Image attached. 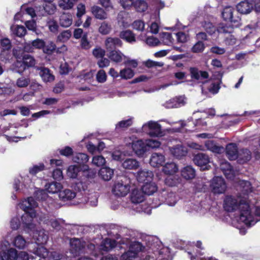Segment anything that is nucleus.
Returning <instances> with one entry per match:
<instances>
[{
    "mask_svg": "<svg viewBox=\"0 0 260 260\" xmlns=\"http://www.w3.org/2000/svg\"><path fill=\"white\" fill-rule=\"evenodd\" d=\"M145 200V197L141 190L138 189L133 190L131 194V201L132 203L136 206L135 209L137 212H145L142 208V205H140Z\"/></svg>",
    "mask_w": 260,
    "mask_h": 260,
    "instance_id": "9",
    "label": "nucleus"
},
{
    "mask_svg": "<svg viewBox=\"0 0 260 260\" xmlns=\"http://www.w3.org/2000/svg\"><path fill=\"white\" fill-rule=\"evenodd\" d=\"M22 59V61H17V63L20 64V67L22 68L21 71H18L20 74H22L26 69L34 67L37 63L35 58L29 54H24Z\"/></svg>",
    "mask_w": 260,
    "mask_h": 260,
    "instance_id": "14",
    "label": "nucleus"
},
{
    "mask_svg": "<svg viewBox=\"0 0 260 260\" xmlns=\"http://www.w3.org/2000/svg\"><path fill=\"white\" fill-rule=\"evenodd\" d=\"M222 17L224 20L230 22L234 26L238 27L241 24L238 13L232 7H225L222 12Z\"/></svg>",
    "mask_w": 260,
    "mask_h": 260,
    "instance_id": "4",
    "label": "nucleus"
},
{
    "mask_svg": "<svg viewBox=\"0 0 260 260\" xmlns=\"http://www.w3.org/2000/svg\"><path fill=\"white\" fill-rule=\"evenodd\" d=\"M120 37L129 43H133L136 41L135 35L129 30L121 32Z\"/></svg>",
    "mask_w": 260,
    "mask_h": 260,
    "instance_id": "50",
    "label": "nucleus"
},
{
    "mask_svg": "<svg viewBox=\"0 0 260 260\" xmlns=\"http://www.w3.org/2000/svg\"><path fill=\"white\" fill-rule=\"evenodd\" d=\"M142 131L152 137H159L162 134L160 124L154 121H149L144 124Z\"/></svg>",
    "mask_w": 260,
    "mask_h": 260,
    "instance_id": "5",
    "label": "nucleus"
},
{
    "mask_svg": "<svg viewBox=\"0 0 260 260\" xmlns=\"http://www.w3.org/2000/svg\"><path fill=\"white\" fill-rule=\"evenodd\" d=\"M25 244L26 241L25 239L20 235L17 236L13 241V245L19 249L24 248Z\"/></svg>",
    "mask_w": 260,
    "mask_h": 260,
    "instance_id": "59",
    "label": "nucleus"
},
{
    "mask_svg": "<svg viewBox=\"0 0 260 260\" xmlns=\"http://www.w3.org/2000/svg\"><path fill=\"white\" fill-rule=\"evenodd\" d=\"M170 192L169 190L163 189L158 192L157 199L159 201V203L157 206L161 205L166 201L167 198Z\"/></svg>",
    "mask_w": 260,
    "mask_h": 260,
    "instance_id": "62",
    "label": "nucleus"
},
{
    "mask_svg": "<svg viewBox=\"0 0 260 260\" xmlns=\"http://www.w3.org/2000/svg\"><path fill=\"white\" fill-rule=\"evenodd\" d=\"M130 179L127 177H123L115 181L112 187V191L116 196L124 197L130 190Z\"/></svg>",
    "mask_w": 260,
    "mask_h": 260,
    "instance_id": "3",
    "label": "nucleus"
},
{
    "mask_svg": "<svg viewBox=\"0 0 260 260\" xmlns=\"http://www.w3.org/2000/svg\"><path fill=\"white\" fill-rule=\"evenodd\" d=\"M129 155H131V152L125 150H120L119 149H115L113 151L111 154L113 160L120 161H123L126 156Z\"/></svg>",
    "mask_w": 260,
    "mask_h": 260,
    "instance_id": "40",
    "label": "nucleus"
},
{
    "mask_svg": "<svg viewBox=\"0 0 260 260\" xmlns=\"http://www.w3.org/2000/svg\"><path fill=\"white\" fill-rule=\"evenodd\" d=\"M85 202L89 206L92 207H95L98 204V194L96 193H93L90 194L87 198V199H85Z\"/></svg>",
    "mask_w": 260,
    "mask_h": 260,
    "instance_id": "63",
    "label": "nucleus"
},
{
    "mask_svg": "<svg viewBox=\"0 0 260 260\" xmlns=\"http://www.w3.org/2000/svg\"><path fill=\"white\" fill-rule=\"evenodd\" d=\"M193 161L202 170H209L210 167L209 165L210 162L209 157L204 153H200L196 155L193 157Z\"/></svg>",
    "mask_w": 260,
    "mask_h": 260,
    "instance_id": "12",
    "label": "nucleus"
},
{
    "mask_svg": "<svg viewBox=\"0 0 260 260\" xmlns=\"http://www.w3.org/2000/svg\"><path fill=\"white\" fill-rule=\"evenodd\" d=\"M139 166V162L137 159L132 158L124 159L122 163V167L127 170H136Z\"/></svg>",
    "mask_w": 260,
    "mask_h": 260,
    "instance_id": "29",
    "label": "nucleus"
},
{
    "mask_svg": "<svg viewBox=\"0 0 260 260\" xmlns=\"http://www.w3.org/2000/svg\"><path fill=\"white\" fill-rule=\"evenodd\" d=\"M236 7L238 12L241 14H247L252 11L253 5L247 0H244L238 3Z\"/></svg>",
    "mask_w": 260,
    "mask_h": 260,
    "instance_id": "26",
    "label": "nucleus"
},
{
    "mask_svg": "<svg viewBox=\"0 0 260 260\" xmlns=\"http://www.w3.org/2000/svg\"><path fill=\"white\" fill-rule=\"evenodd\" d=\"M133 6L139 12H145L148 8V4L144 0H136L134 2Z\"/></svg>",
    "mask_w": 260,
    "mask_h": 260,
    "instance_id": "46",
    "label": "nucleus"
},
{
    "mask_svg": "<svg viewBox=\"0 0 260 260\" xmlns=\"http://www.w3.org/2000/svg\"><path fill=\"white\" fill-rule=\"evenodd\" d=\"M91 12L93 16L98 19L104 20L107 18V13L99 6H93L91 8Z\"/></svg>",
    "mask_w": 260,
    "mask_h": 260,
    "instance_id": "43",
    "label": "nucleus"
},
{
    "mask_svg": "<svg viewBox=\"0 0 260 260\" xmlns=\"http://www.w3.org/2000/svg\"><path fill=\"white\" fill-rule=\"evenodd\" d=\"M109 236L117 240L121 239L119 243L122 244L129 245L128 250L123 253L121 256V260H134L137 257L139 252L144 251L146 247L154 251L155 244L153 242V238L147 237L146 239V246L138 241H131L127 238H121L122 233L119 231L118 226L113 225L111 230L108 231ZM145 260H155L153 257L147 256Z\"/></svg>",
    "mask_w": 260,
    "mask_h": 260,
    "instance_id": "1",
    "label": "nucleus"
},
{
    "mask_svg": "<svg viewBox=\"0 0 260 260\" xmlns=\"http://www.w3.org/2000/svg\"><path fill=\"white\" fill-rule=\"evenodd\" d=\"M132 147L136 154L138 156H142L147 151L146 143L141 140L132 143Z\"/></svg>",
    "mask_w": 260,
    "mask_h": 260,
    "instance_id": "18",
    "label": "nucleus"
},
{
    "mask_svg": "<svg viewBox=\"0 0 260 260\" xmlns=\"http://www.w3.org/2000/svg\"><path fill=\"white\" fill-rule=\"evenodd\" d=\"M9 245L8 241H4L1 245L0 249L2 251L0 252V260H15L17 256V250L13 248L7 250V247Z\"/></svg>",
    "mask_w": 260,
    "mask_h": 260,
    "instance_id": "7",
    "label": "nucleus"
},
{
    "mask_svg": "<svg viewBox=\"0 0 260 260\" xmlns=\"http://www.w3.org/2000/svg\"><path fill=\"white\" fill-rule=\"evenodd\" d=\"M119 75L122 79L127 80L133 77L134 72L131 69L126 68L121 70L119 73Z\"/></svg>",
    "mask_w": 260,
    "mask_h": 260,
    "instance_id": "58",
    "label": "nucleus"
},
{
    "mask_svg": "<svg viewBox=\"0 0 260 260\" xmlns=\"http://www.w3.org/2000/svg\"><path fill=\"white\" fill-rule=\"evenodd\" d=\"M201 26L204 29V30L210 35H212L215 33L217 28L213 25L212 23L209 21H205L202 22Z\"/></svg>",
    "mask_w": 260,
    "mask_h": 260,
    "instance_id": "51",
    "label": "nucleus"
},
{
    "mask_svg": "<svg viewBox=\"0 0 260 260\" xmlns=\"http://www.w3.org/2000/svg\"><path fill=\"white\" fill-rule=\"evenodd\" d=\"M109 58L113 61L118 63L122 60L125 56L119 50H112L109 52Z\"/></svg>",
    "mask_w": 260,
    "mask_h": 260,
    "instance_id": "45",
    "label": "nucleus"
},
{
    "mask_svg": "<svg viewBox=\"0 0 260 260\" xmlns=\"http://www.w3.org/2000/svg\"><path fill=\"white\" fill-rule=\"evenodd\" d=\"M73 23V16L69 13H62L59 18V24L60 26L67 28L70 26Z\"/></svg>",
    "mask_w": 260,
    "mask_h": 260,
    "instance_id": "24",
    "label": "nucleus"
},
{
    "mask_svg": "<svg viewBox=\"0 0 260 260\" xmlns=\"http://www.w3.org/2000/svg\"><path fill=\"white\" fill-rule=\"evenodd\" d=\"M78 0H59L58 6L63 10L71 9Z\"/></svg>",
    "mask_w": 260,
    "mask_h": 260,
    "instance_id": "48",
    "label": "nucleus"
},
{
    "mask_svg": "<svg viewBox=\"0 0 260 260\" xmlns=\"http://www.w3.org/2000/svg\"><path fill=\"white\" fill-rule=\"evenodd\" d=\"M178 171V167L174 162H168L162 165V172L166 175H173Z\"/></svg>",
    "mask_w": 260,
    "mask_h": 260,
    "instance_id": "31",
    "label": "nucleus"
},
{
    "mask_svg": "<svg viewBox=\"0 0 260 260\" xmlns=\"http://www.w3.org/2000/svg\"><path fill=\"white\" fill-rule=\"evenodd\" d=\"M187 103V98L184 95L176 96L164 104V106L168 109L177 108L184 106Z\"/></svg>",
    "mask_w": 260,
    "mask_h": 260,
    "instance_id": "11",
    "label": "nucleus"
},
{
    "mask_svg": "<svg viewBox=\"0 0 260 260\" xmlns=\"http://www.w3.org/2000/svg\"><path fill=\"white\" fill-rule=\"evenodd\" d=\"M153 177L152 171L147 169H140L137 173L136 178L137 180L142 183H146L150 181Z\"/></svg>",
    "mask_w": 260,
    "mask_h": 260,
    "instance_id": "19",
    "label": "nucleus"
},
{
    "mask_svg": "<svg viewBox=\"0 0 260 260\" xmlns=\"http://www.w3.org/2000/svg\"><path fill=\"white\" fill-rule=\"evenodd\" d=\"M238 161L240 164H244L251 159V152L247 149H241L239 151L237 157Z\"/></svg>",
    "mask_w": 260,
    "mask_h": 260,
    "instance_id": "41",
    "label": "nucleus"
},
{
    "mask_svg": "<svg viewBox=\"0 0 260 260\" xmlns=\"http://www.w3.org/2000/svg\"><path fill=\"white\" fill-rule=\"evenodd\" d=\"M40 216H37L35 210H31L29 212H25L21 216L22 223L25 229L32 231L35 229V225L33 222L35 217H40Z\"/></svg>",
    "mask_w": 260,
    "mask_h": 260,
    "instance_id": "8",
    "label": "nucleus"
},
{
    "mask_svg": "<svg viewBox=\"0 0 260 260\" xmlns=\"http://www.w3.org/2000/svg\"><path fill=\"white\" fill-rule=\"evenodd\" d=\"M36 11L39 17L45 15L46 13L49 15L53 14L56 11V6L49 3L45 5H42L39 4L36 6Z\"/></svg>",
    "mask_w": 260,
    "mask_h": 260,
    "instance_id": "15",
    "label": "nucleus"
},
{
    "mask_svg": "<svg viewBox=\"0 0 260 260\" xmlns=\"http://www.w3.org/2000/svg\"><path fill=\"white\" fill-rule=\"evenodd\" d=\"M116 245V242L115 240L107 238L103 241L101 245V249L108 251L114 248Z\"/></svg>",
    "mask_w": 260,
    "mask_h": 260,
    "instance_id": "44",
    "label": "nucleus"
},
{
    "mask_svg": "<svg viewBox=\"0 0 260 260\" xmlns=\"http://www.w3.org/2000/svg\"><path fill=\"white\" fill-rule=\"evenodd\" d=\"M72 32L70 30H66L60 33L57 37V41L60 42H66L71 38Z\"/></svg>",
    "mask_w": 260,
    "mask_h": 260,
    "instance_id": "54",
    "label": "nucleus"
},
{
    "mask_svg": "<svg viewBox=\"0 0 260 260\" xmlns=\"http://www.w3.org/2000/svg\"><path fill=\"white\" fill-rule=\"evenodd\" d=\"M121 41L118 38L109 37L105 41V46L107 51L110 52L115 50L117 47L122 46Z\"/></svg>",
    "mask_w": 260,
    "mask_h": 260,
    "instance_id": "23",
    "label": "nucleus"
},
{
    "mask_svg": "<svg viewBox=\"0 0 260 260\" xmlns=\"http://www.w3.org/2000/svg\"><path fill=\"white\" fill-rule=\"evenodd\" d=\"M157 190V186L154 182H146L142 187V192L143 194L151 195Z\"/></svg>",
    "mask_w": 260,
    "mask_h": 260,
    "instance_id": "35",
    "label": "nucleus"
},
{
    "mask_svg": "<svg viewBox=\"0 0 260 260\" xmlns=\"http://www.w3.org/2000/svg\"><path fill=\"white\" fill-rule=\"evenodd\" d=\"M205 46L202 41H198L193 46L191 51L193 53L202 52L205 49Z\"/></svg>",
    "mask_w": 260,
    "mask_h": 260,
    "instance_id": "64",
    "label": "nucleus"
},
{
    "mask_svg": "<svg viewBox=\"0 0 260 260\" xmlns=\"http://www.w3.org/2000/svg\"><path fill=\"white\" fill-rule=\"evenodd\" d=\"M175 35L178 43H184L187 42L189 39V35L182 31H179L175 34Z\"/></svg>",
    "mask_w": 260,
    "mask_h": 260,
    "instance_id": "61",
    "label": "nucleus"
},
{
    "mask_svg": "<svg viewBox=\"0 0 260 260\" xmlns=\"http://www.w3.org/2000/svg\"><path fill=\"white\" fill-rule=\"evenodd\" d=\"M47 26L51 32L53 33L57 32L59 26L54 19L48 18L47 20Z\"/></svg>",
    "mask_w": 260,
    "mask_h": 260,
    "instance_id": "55",
    "label": "nucleus"
},
{
    "mask_svg": "<svg viewBox=\"0 0 260 260\" xmlns=\"http://www.w3.org/2000/svg\"><path fill=\"white\" fill-rule=\"evenodd\" d=\"M33 252L39 257H43V260H45V258L49 255V252L47 249L42 246H38Z\"/></svg>",
    "mask_w": 260,
    "mask_h": 260,
    "instance_id": "53",
    "label": "nucleus"
},
{
    "mask_svg": "<svg viewBox=\"0 0 260 260\" xmlns=\"http://www.w3.org/2000/svg\"><path fill=\"white\" fill-rule=\"evenodd\" d=\"M210 187L214 194H219L224 193L226 189V185L223 178L217 176L212 179Z\"/></svg>",
    "mask_w": 260,
    "mask_h": 260,
    "instance_id": "6",
    "label": "nucleus"
},
{
    "mask_svg": "<svg viewBox=\"0 0 260 260\" xmlns=\"http://www.w3.org/2000/svg\"><path fill=\"white\" fill-rule=\"evenodd\" d=\"M76 196V193L72 190L66 189L60 191L58 197L60 200L63 202L71 201Z\"/></svg>",
    "mask_w": 260,
    "mask_h": 260,
    "instance_id": "33",
    "label": "nucleus"
},
{
    "mask_svg": "<svg viewBox=\"0 0 260 260\" xmlns=\"http://www.w3.org/2000/svg\"><path fill=\"white\" fill-rule=\"evenodd\" d=\"M189 71L191 79L198 83H205L209 77L207 72L200 71L196 68H190Z\"/></svg>",
    "mask_w": 260,
    "mask_h": 260,
    "instance_id": "13",
    "label": "nucleus"
},
{
    "mask_svg": "<svg viewBox=\"0 0 260 260\" xmlns=\"http://www.w3.org/2000/svg\"><path fill=\"white\" fill-rule=\"evenodd\" d=\"M111 30V25L106 21H104L101 23L99 28V32L103 35H106L109 34Z\"/></svg>",
    "mask_w": 260,
    "mask_h": 260,
    "instance_id": "57",
    "label": "nucleus"
},
{
    "mask_svg": "<svg viewBox=\"0 0 260 260\" xmlns=\"http://www.w3.org/2000/svg\"><path fill=\"white\" fill-rule=\"evenodd\" d=\"M38 70H40L39 75L45 82H51L54 81V76L48 68L40 67L38 68Z\"/></svg>",
    "mask_w": 260,
    "mask_h": 260,
    "instance_id": "30",
    "label": "nucleus"
},
{
    "mask_svg": "<svg viewBox=\"0 0 260 260\" xmlns=\"http://www.w3.org/2000/svg\"><path fill=\"white\" fill-rule=\"evenodd\" d=\"M113 173V170L109 167L102 168L99 172V176L105 181L110 180L112 178Z\"/></svg>",
    "mask_w": 260,
    "mask_h": 260,
    "instance_id": "42",
    "label": "nucleus"
},
{
    "mask_svg": "<svg viewBox=\"0 0 260 260\" xmlns=\"http://www.w3.org/2000/svg\"><path fill=\"white\" fill-rule=\"evenodd\" d=\"M80 168L77 165H71L67 170V175L71 178H76L80 172Z\"/></svg>",
    "mask_w": 260,
    "mask_h": 260,
    "instance_id": "52",
    "label": "nucleus"
},
{
    "mask_svg": "<svg viewBox=\"0 0 260 260\" xmlns=\"http://www.w3.org/2000/svg\"><path fill=\"white\" fill-rule=\"evenodd\" d=\"M80 46L82 49L84 50H88L92 47V45L87 39V32L84 33L81 39Z\"/></svg>",
    "mask_w": 260,
    "mask_h": 260,
    "instance_id": "56",
    "label": "nucleus"
},
{
    "mask_svg": "<svg viewBox=\"0 0 260 260\" xmlns=\"http://www.w3.org/2000/svg\"><path fill=\"white\" fill-rule=\"evenodd\" d=\"M18 206L25 212H29L38 206L36 201L32 197H29L26 200H24L20 203Z\"/></svg>",
    "mask_w": 260,
    "mask_h": 260,
    "instance_id": "22",
    "label": "nucleus"
},
{
    "mask_svg": "<svg viewBox=\"0 0 260 260\" xmlns=\"http://www.w3.org/2000/svg\"><path fill=\"white\" fill-rule=\"evenodd\" d=\"M40 2L36 0L35 3L34 7L28 6L27 5H23L21 6V11H24L27 14L31 16L32 18L38 16V13L36 11V6L39 5Z\"/></svg>",
    "mask_w": 260,
    "mask_h": 260,
    "instance_id": "36",
    "label": "nucleus"
},
{
    "mask_svg": "<svg viewBox=\"0 0 260 260\" xmlns=\"http://www.w3.org/2000/svg\"><path fill=\"white\" fill-rule=\"evenodd\" d=\"M88 160V156L83 153H76L73 157V161L79 164L86 163Z\"/></svg>",
    "mask_w": 260,
    "mask_h": 260,
    "instance_id": "49",
    "label": "nucleus"
},
{
    "mask_svg": "<svg viewBox=\"0 0 260 260\" xmlns=\"http://www.w3.org/2000/svg\"><path fill=\"white\" fill-rule=\"evenodd\" d=\"M165 156L159 153H153L150 158L149 164L153 167L162 166L165 161Z\"/></svg>",
    "mask_w": 260,
    "mask_h": 260,
    "instance_id": "21",
    "label": "nucleus"
},
{
    "mask_svg": "<svg viewBox=\"0 0 260 260\" xmlns=\"http://www.w3.org/2000/svg\"><path fill=\"white\" fill-rule=\"evenodd\" d=\"M217 30L220 34H231L233 31V27L230 25L220 24L217 28Z\"/></svg>",
    "mask_w": 260,
    "mask_h": 260,
    "instance_id": "60",
    "label": "nucleus"
},
{
    "mask_svg": "<svg viewBox=\"0 0 260 260\" xmlns=\"http://www.w3.org/2000/svg\"><path fill=\"white\" fill-rule=\"evenodd\" d=\"M85 243L76 238L70 240L71 252L74 255H77L83 251L85 247Z\"/></svg>",
    "mask_w": 260,
    "mask_h": 260,
    "instance_id": "17",
    "label": "nucleus"
},
{
    "mask_svg": "<svg viewBox=\"0 0 260 260\" xmlns=\"http://www.w3.org/2000/svg\"><path fill=\"white\" fill-rule=\"evenodd\" d=\"M33 236L38 245H42L45 244L48 239V236L45 233L44 230L37 231L34 233Z\"/></svg>",
    "mask_w": 260,
    "mask_h": 260,
    "instance_id": "34",
    "label": "nucleus"
},
{
    "mask_svg": "<svg viewBox=\"0 0 260 260\" xmlns=\"http://www.w3.org/2000/svg\"><path fill=\"white\" fill-rule=\"evenodd\" d=\"M182 179L178 175H169L165 179L166 185L173 187L177 186L181 183Z\"/></svg>",
    "mask_w": 260,
    "mask_h": 260,
    "instance_id": "28",
    "label": "nucleus"
},
{
    "mask_svg": "<svg viewBox=\"0 0 260 260\" xmlns=\"http://www.w3.org/2000/svg\"><path fill=\"white\" fill-rule=\"evenodd\" d=\"M220 168L227 178L232 179L234 177V170L229 162L226 161H222L220 163Z\"/></svg>",
    "mask_w": 260,
    "mask_h": 260,
    "instance_id": "25",
    "label": "nucleus"
},
{
    "mask_svg": "<svg viewBox=\"0 0 260 260\" xmlns=\"http://www.w3.org/2000/svg\"><path fill=\"white\" fill-rule=\"evenodd\" d=\"M181 176L186 180L192 179L196 176L195 170L191 166L184 167L181 171Z\"/></svg>",
    "mask_w": 260,
    "mask_h": 260,
    "instance_id": "37",
    "label": "nucleus"
},
{
    "mask_svg": "<svg viewBox=\"0 0 260 260\" xmlns=\"http://www.w3.org/2000/svg\"><path fill=\"white\" fill-rule=\"evenodd\" d=\"M251 184L249 181L240 180L238 183L237 189L241 191L239 194L242 197H246L248 200V193L252 191Z\"/></svg>",
    "mask_w": 260,
    "mask_h": 260,
    "instance_id": "20",
    "label": "nucleus"
},
{
    "mask_svg": "<svg viewBox=\"0 0 260 260\" xmlns=\"http://www.w3.org/2000/svg\"><path fill=\"white\" fill-rule=\"evenodd\" d=\"M223 206L224 210L228 212H234L239 209V221L248 226L254 225L258 221L254 219L251 214L249 200H247L246 197H242L241 194L236 197L227 196L224 198Z\"/></svg>",
    "mask_w": 260,
    "mask_h": 260,
    "instance_id": "2",
    "label": "nucleus"
},
{
    "mask_svg": "<svg viewBox=\"0 0 260 260\" xmlns=\"http://www.w3.org/2000/svg\"><path fill=\"white\" fill-rule=\"evenodd\" d=\"M170 150L171 154L177 158H180L187 154L186 148L180 145L172 147Z\"/></svg>",
    "mask_w": 260,
    "mask_h": 260,
    "instance_id": "32",
    "label": "nucleus"
},
{
    "mask_svg": "<svg viewBox=\"0 0 260 260\" xmlns=\"http://www.w3.org/2000/svg\"><path fill=\"white\" fill-rule=\"evenodd\" d=\"M62 188L61 183L57 182H52L45 185L46 190L50 193H56L59 192L60 189Z\"/></svg>",
    "mask_w": 260,
    "mask_h": 260,
    "instance_id": "39",
    "label": "nucleus"
},
{
    "mask_svg": "<svg viewBox=\"0 0 260 260\" xmlns=\"http://www.w3.org/2000/svg\"><path fill=\"white\" fill-rule=\"evenodd\" d=\"M11 30L12 33L19 37L24 36L26 30L24 26L18 25H13L11 27Z\"/></svg>",
    "mask_w": 260,
    "mask_h": 260,
    "instance_id": "47",
    "label": "nucleus"
},
{
    "mask_svg": "<svg viewBox=\"0 0 260 260\" xmlns=\"http://www.w3.org/2000/svg\"><path fill=\"white\" fill-rule=\"evenodd\" d=\"M11 47V42L8 38H5L0 40V57L2 61L9 59V50Z\"/></svg>",
    "mask_w": 260,
    "mask_h": 260,
    "instance_id": "10",
    "label": "nucleus"
},
{
    "mask_svg": "<svg viewBox=\"0 0 260 260\" xmlns=\"http://www.w3.org/2000/svg\"><path fill=\"white\" fill-rule=\"evenodd\" d=\"M226 153L228 157L230 160H235L237 158L239 152L237 146L234 143H230L226 145Z\"/></svg>",
    "mask_w": 260,
    "mask_h": 260,
    "instance_id": "27",
    "label": "nucleus"
},
{
    "mask_svg": "<svg viewBox=\"0 0 260 260\" xmlns=\"http://www.w3.org/2000/svg\"><path fill=\"white\" fill-rule=\"evenodd\" d=\"M39 221L46 224H50L55 230H60L63 224V220L61 219H50L49 216L46 214L41 215L39 217Z\"/></svg>",
    "mask_w": 260,
    "mask_h": 260,
    "instance_id": "16",
    "label": "nucleus"
},
{
    "mask_svg": "<svg viewBox=\"0 0 260 260\" xmlns=\"http://www.w3.org/2000/svg\"><path fill=\"white\" fill-rule=\"evenodd\" d=\"M205 146L207 150L217 153H220L224 150L223 147L217 146L212 140L206 141Z\"/></svg>",
    "mask_w": 260,
    "mask_h": 260,
    "instance_id": "38",
    "label": "nucleus"
}]
</instances>
